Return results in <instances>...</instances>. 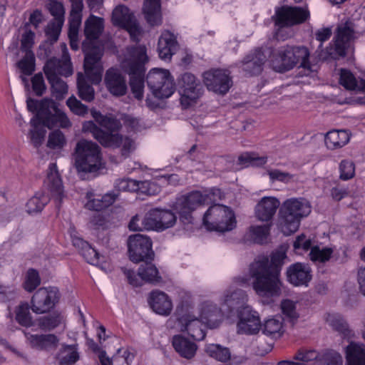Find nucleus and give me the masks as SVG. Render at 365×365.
I'll return each instance as SVG.
<instances>
[{
	"instance_id": "33",
	"label": "nucleus",
	"mask_w": 365,
	"mask_h": 365,
	"mask_svg": "<svg viewBox=\"0 0 365 365\" xmlns=\"http://www.w3.org/2000/svg\"><path fill=\"white\" fill-rule=\"evenodd\" d=\"M155 184L149 181H138L132 179H118L115 182V189L117 192L120 191L140 192L143 194L152 195L151 187Z\"/></svg>"
},
{
	"instance_id": "25",
	"label": "nucleus",
	"mask_w": 365,
	"mask_h": 365,
	"mask_svg": "<svg viewBox=\"0 0 365 365\" xmlns=\"http://www.w3.org/2000/svg\"><path fill=\"white\" fill-rule=\"evenodd\" d=\"M279 207L280 202L277 197H263L255 207V216L259 221L272 222Z\"/></svg>"
},
{
	"instance_id": "5",
	"label": "nucleus",
	"mask_w": 365,
	"mask_h": 365,
	"mask_svg": "<svg viewBox=\"0 0 365 365\" xmlns=\"http://www.w3.org/2000/svg\"><path fill=\"white\" fill-rule=\"evenodd\" d=\"M353 24L346 21L337 27L336 34L334 37V43H330L325 50L321 49L322 43L328 40L331 36V30L329 28H324L317 31L316 38L320 42L318 49L314 54L319 61L329 59L336 60L346 56V51L350 46V41L354 36Z\"/></svg>"
},
{
	"instance_id": "54",
	"label": "nucleus",
	"mask_w": 365,
	"mask_h": 365,
	"mask_svg": "<svg viewBox=\"0 0 365 365\" xmlns=\"http://www.w3.org/2000/svg\"><path fill=\"white\" fill-rule=\"evenodd\" d=\"M47 8L51 14L54 17L52 21L63 24L65 10L61 2L56 0H49Z\"/></svg>"
},
{
	"instance_id": "38",
	"label": "nucleus",
	"mask_w": 365,
	"mask_h": 365,
	"mask_svg": "<svg viewBox=\"0 0 365 365\" xmlns=\"http://www.w3.org/2000/svg\"><path fill=\"white\" fill-rule=\"evenodd\" d=\"M348 365H365V344L351 341L346 348Z\"/></svg>"
},
{
	"instance_id": "12",
	"label": "nucleus",
	"mask_w": 365,
	"mask_h": 365,
	"mask_svg": "<svg viewBox=\"0 0 365 365\" xmlns=\"http://www.w3.org/2000/svg\"><path fill=\"white\" fill-rule=\"evenodd\" d=\"M146 82L153 95L158 99L169 98L175 90L174 80L165 69L153 68L146 76Z\"/></svg>"
},
{
	"instance_id": "29",
	"label": "nucleus",
	"mask_w": 365,
	"mask_h": 365,
	"mask_svg": "<svg viewBox=\"0 0 365 365\" xmlns=\"http://www.w3.org/2000/svg\"><path fill=\"white\" fill-rule=\"evenodd\" d=\"M221 301L222 305L227 307L225 310L227 313H232L234 310H237L238 312L243 307L247 306L245 304L247 301L246 293L238 289L226 290L222 297Z\"/></svg>"
},
{
	"instance_id": "52",
	"label": "nucleus",
	"mask_w": 365,
	"mask_h": 365,
	"mask_svg": "<svg viewBox=\"0 0 365 365\" xmlns=\"http://www.w3.org/2000/svg\"><path fill=\"white\" fill-rule=\"evenodd\" d=\"M239 163L245 166H262L267 161V157H259L255 153H244L238 158Z\"/></svg>"
},
{
	"instance_id": "44",
	"label": "nucleus",
	"mask_w": 365,
	"mask_h": 365,
	"mask_svg": "<svg viewBox=\"0 0 365 365\" xmlns=\"http://www.w3.org/2000/svg\"><path fill=\"white\" fill-rule=\"evenodd\" d=\"M243 242L258 245L267 244L271 242L269 230H248Z\"/></svg>"
},
{
	"instance_id": "58",
	"label": "nucleus",
	"mask_w": 365,
	"mask_h": 365,
	"mask_svg": "<svg viewBox=\"0 0 365 365\" xmlns=\"http://www.w3.org/2000/svg\"><path fill=\"white\" fill-rule=\"evenodd\" d=\"M66 105L72 113L80 116H84L88 113V108L83 104L74 96H71L66 101Z\"/></svg>"
},
{
	"instance_id": "18",
	"label": "nucleus",
	"mask_w": 365,
	"mask_h": 365,
	"mask_svg": "<svg viewBox=\"0 0 365 365\" xmlns=\"http://www.w3.org/2000/svg\"><path fill=\"white\" fill-rule=\"evenodd\" d=\"M237 332L240 334L255 335L261 329V322L258 313L251 307L245 306L238 311Z\"/></svg>"
},
{
	"instance_id": "36",
	"label": "nucleus",
	"mask_w": 365,
	"mask_h": 365,
	"mask_svg": "<svg viewBox=\"0 0 365 365\" xmlns=\"http://www.w3.org/2000/svg\"><path fill=\"white\" fill-rule=\"evenodd\" d=\"M327 323L336 331L348 339L355 337L354 331L350 329L346 319L336 313L328 314L326 317Z\"/></svg>"
},
{
	"instance_id": "34",
	"label": "nucleus",
	"mask_w": 365,
	"mask_h": 365,
	"mask_svg": "<svg viewBox=\"0 0 365 365\" xmlns=\"http://www.w3.org/2000/svg\"><path fill=\"white\" fill-rule=\"evenodd\" d=\"M143 12L146 21L151 26L162 24L160 0H144Z\"/></svg>"
},
{
	"instance_id": "15",
	"label": "nucleus",
	"mask_w": 365,
	"mask_h": 365,
	"mask_svg": "<svg viewBox=\"0 0 365 365\" xmlns=\"http://www.w3.org/2000/svg\"><path fill=\"white\" fill-rule=\"evenodd\" d=\"M128 248L129 258L135 263L153 260L154 258L152 242L145 235L140 234L130 235L128 239Z\"/></svg>"
},
{
	"instance_id": "27",
	"label": "nucleus",
	"mask_w": 365,
	"mask_h": 365,
	"mask_svg": "<svg viewBox=\"0 0 365 365\" xmlns=\"http://www.w3.org/2000/svg\"><path fill=\"white\" fill-rule=\"evenodd\" d=\"M25 336L30 346L40 351L56 349L59 344L58 337L53 334H34L25 332Z\"/></svg>"
},
{
	"instance_id": "56",
	"label": "nucleus",
	"mask_w": 365,
	"mask_h": 365,
	"mask_svg": "<svg viewBox=\"0 0 365 365\" xmlns=\"http://www.w3.org/2000/svg\"><path fill=\"white\" fill-rule=\"evenodd\" d=\"M281 309L286 319L294 324V322L297 321L299 317L296 312L295 303L290 299H284L282 302Z\"/></svg>"
},
{
	"instance_id": "51",
	"label": "nucleus",
	"mask_w": 365,
	"mask_h": 365,
	"mask_svg": "<svg viewBox=\"0 0 365 365\" xmlns=\"http://www.w3.org/2000/svg\"><path fill=\"white\" fill-rule=\"evenodd\" d=\"M321 352L317 351L315 349H308L305 348L300 349L294 354L293 359L297 361L298 363H303L304 365H308L309 362L317 361L320 357Z\"/></svg>"
},
{
	"instance_id": "43",
	"label": "nucleus",
	"mask_w": 365,
	"mask_h": 365,
	"mask_svg": "<svg viewBox=\"0 0 365 365\" xmlns=\"http://www.w3.org/2000/svg\"><path fill=\"white\" fill-rule=\"evenodd\" d=\"M50 201L48 194L36 192L26 204V211L30 214L40 213Z\"/></svg>"
},
{
	"instance_id": "63",
	"label": "nucleus",
	"mask_w": 365,
	"mask_h": 365,
	"mask_svg": "<svg viewBox=\"0 0 365 365\" xmlns=\"http://www.w3.org/2000/svg\"><path fill=\"white\" fill-rule=\"evenodd\" d=\"M81 254L88 263L94 265L98 264L100 259L99 254L94 248L91 247L90 245L88 247L84 249Z\"/></svg>"
},
{
	"instance_id": "14",
	"label": "nucleus",
	"mask_w": 365,
	"mask_h": 365,
	"mask_svg": "<svg viewBox=\"0 0 365 365\" xmlns=\"http://www.w3.org/2000/svg\"><path fill=\"white\" fill-rule=\"evenodd\" d=\"M309 18V11L307 8L284 5L275 9L272 16L274 25L277 27H292L304 23Z\"/></svg>"
},
{
	"instance_id": "42",
	"label": "nucleus",
	"mask_w": 365,
	"mask_h": 365,
	"mask_svg": "<svg viewBox=\"0 0 365 365\" xmlns=\"http://www.w3.org/2000/svg\"><path fill=\"white\" fill-rule=\"evenodd\" d=\"M152 260L140 261L142 262L138 272V275L142 280L149 282H158L161 277L156 267L151 262Z\"/></svg>"
},
{
	"instance_id": "35",
	"label": "nucleus",
	"mask_w": 365,
	"mask_h": 365,
	"mask_svg": "<svg viewBox=\"0 0 365 365\" xmlns=\"http://www.w3.org/2000/svg\"><path fill=\"white\" fill-rule=\"evenodd\" d=\"M173 346L176 352L187 359H192L197 351V344L182 335H175L172 340Z\"/></svg>"
},
{
	"instance_id": "1",
	"label": "nucleus",
	"mask_w": 365,
	"mask_h": 365,
	"mask_svg": "<svg viewBox=\"0 0 365 365\" xmlns=\"http://www.w3.org/2000/svg\"><path fill=\"white\" fill-rule=\"evenodd\" d=\"M287 247L281 245L270 256L259 257L250 265V274L255 279L252 287L261 297H278L281 294V267L287 257Z\"/></svg>"
},
{
	"instance_id": "6",
	"label": "nucleus",
	"mask_w": 365,
	"mask_h": 365,
	"mask_svg": "<svg viewBox=\"0 0 365 365\" xmlns=\"http://www.w3.org/2000/svg\"><path fill=\"white\" fill-rule=\"evenodd\" d=\"M92 115L101 128L96 125L93 121L88 120L83 123L82 130L84 133H91L93 137L104 147H120L122 135L117 132L121 128L120 122L113 117L103 115L96 110L92 112Z\"/></svg>"
},
{
	"instance_id": "60",
	"label": "nucleus",
	"mask_w": 365,
	"mask_h": 365,
	"mask_svg": "<svg viewBox=\"0 0 365 365\" xmlns=\"http://www.w3.org/2000/svg\"><path fill=\"white\" fill-rule=\"evenodd\" d=\"M63 24L60 22L51 21L45 31L47 37L46 41L55 43L58 39Z\"/></svg>"
},
{
	"instance_id": "30",
	"label": "nucleus",
	"mask_w": 365,
	"mask_h": 365,
	"mask_svg": "<svg viewBox=\"0 0 365 365\" xmlns=\"http://www.w3.org/2000/svg\"><path fill=\"white\" fill-rule=\"evenodd\" d=\"M176 36L170 31L165 30L162 32L158 39V51L159 57L163 60H170L178 49Z\"/></svg>"
},
{
	"instance_id": "61",
	"label": "nucleus",
	"mask_w": 365,
	"mask_h": 365,
	"mask_svg": "<svg viewBox=\"0 0 365 365\" xmlns=\"http://www.w3.org/2000/svg\"><path fill=\"white\" fill-rule=\"evenodd\" d=\"M31 83L32 89L35 94L38 96H41L46 89L43 74L41 73L35 74L31 78Z\"/></svg>"
},
{
	"instance_id": "59",
	"label": "nucleus",
	"mask_w": 365,
	"mask_h": 365,
	"mask_svg": "<svg viewBox=\"0 0 365 365\" xmlns=\"http://www.w3.org/2000/svg\"><path fill=\"white\" fill-rule=\"evenodd\" d=\"M41 284V279L38 272L34 269H29L27 272L26 280L24 282V289L31 292Z\"/></svg>"
},
{
	"instance_id": "24",
	"label": "nucleus",
	"mask_w": 365,
	"mask_h": 365,
	"mask_svg": "<svg viewBox=\"0 0 365 365\" xmlns=\"http://www.w3.org/2000/svg\"><path fill=\"white\" fill-rule=\"evenodd\" d=\"M267 56L260 48H257L247 54L242 61V68L248 76H257L261 73Z\"/></svg>"
},
{
	"instance_id": "49",
	"label": "nucleus",
	"mask_w": 365,
	"mask_h": 365,
	"mask_svg": "<svg viewBox=\"0 0 365 365\" xmlns=\"http://www.w3.org/2000/svg\"><path fill=\"white\" fill-rule=\"evenodd\" d=\"M318 359V365H342L343 359L341 354L334 350H324L321 352Z\"/></svg>"
},
{
	"instance_id": "47",
	"label": "nucleus",
	"mask_w": 365,
	"mask_h": 365,
	"mask_svg": "<svg viewBox=\"0 0 365 365\" xmlns=\"http://www.w3.org/2000/svg\"><path fill=\"white\" fill-rule=\"evenodd\" d=\"M15 319L21 326L29 327L33 324L32 317L27 303H21L15 309Z\"/></svg>"
},
{
	"instance_id": "28",
	"label": "nucleus",
	"mask_w": 365,
	"mask_h": 365,
	"mask_svg": "<svg viewBox=\"0 0 365 365\" xmlns=\"http://www.w3.org/2000/svg\"><path fill=\"white\" fill-rule=\"evenodd\" d=\"M180 330L186 331L193 339L200 341L205 337L204 323L199 318L191 314H185L178 319Z\"/></svg>"
},
{
	"instance_id": "46",
	"label": "nucleus",
	"mask_w": 365,
	"mask_h": 365,
	"mask_svg": "<svg viewBox=\"0 0 365 365\" xmlns=\"http://www.w3.org/2000/svg\"><path fill=\"white\" fill-rule=\"evenodd\" d=\"M282 329V320L279 318H271L266 320L264 324H261L262 333L267 336H274L281 335Z\"/></svg>"
},
{
	"instance_id": "53",
	"label": "nucleus",
	"mask_w": 365,
	"mask_h": 365,
	"mask_svg": "<svg viewBox=\"0 0 365 365\" xmlns=\"http://www.w3.org/2000/svg\"><path fill=\"white\" fill-rule=\"evenodd\" d=\"M66 144L65 135L59 129L54 130L49 133L46 145L50 149H61Z\"/></svg>"
},
{
	"instance_id": "20",
	"label": "nucleus",
	"mask_w": 365,
	"mask_h": 365,
	"mask_svg": "<svg viewBox=\"0 0 365 365\" xmlns=\"http://www.w3.org/2000/svg\"><path fill=\"white\" fill-rule=\"evenodd\" d=\"M43 187L55 200L56 206L59 208L64 197V190L56 163L49 164L47 175L43 181Z\"/></svg>"
},
{
	"instance_id": "7",
	"label": "nucleus",
	"mask_w": 365,
	"mask_h": 365,
	"mask_svg": "<svg viewBox=\"0 0 365 365\" xmlns=\"http://www.w3.org/2000/svg\"><path fill=\"white\" fill-rule=\"evenodd\" d=\"M61 46V58H50L47 59L43 66L44 73L51 85L52 95L57 100L62 99L68 92V86L60 76L68 77L73 73L71 57L66 45L63 43Z\"/></svg>"
},
{
	"instance_id": "32",
	"label": "nucleus",
	"mask_w": 365,
	"mask_h": 365,
	"mask_svg": "<svg viewBox=\"0 0 365 365\" xmlns=\"http://www.w3.org/2000/svg\"><path fill=\"white\" fill-rule=\"evenodd\" d=\"M208 195H202L200 191H192L176 199L175 210L185 209L194 211L198 207L207 202Z\"/></svg>"
},
{
	"instance_id": "57",
	"label": "nucleus",
	"mask_w": 365,
	"mask_h": 365,
	"mask_svg": "<svg viewBox=\"0 0 365 365\" xmlns=\"http://www.w3.org/2000/svg\"><path fill=\"white\" fill-rule=\"evenodd\" d=\"M339 178L343 180H348L354 177L355 165L350 160H343L339 163Z\"/></svg>"
},
{
	"instance_id": "17",
	"label": "nucleus",
	"mask_w": 365,
	"mask_h": 365,
	"mask_svg": "<svg viewBox=\"0 0 365 365\" xmlns=\"http://www.w3.org/2000/svg\"><path fill=\"white\" fill-rule=\"evenodd\" d=\"M203 81L209 91L225 95L232 85V81L227 71L213 69L203 73Z\"/></svg>"
},
{
	"instance_id": "39",
	"label": "nucleus",
	"mask_w": 365,
	"mask_h": 365,
	"mask_svg": "<svg viewBox=\"0 0 365 365\" xmlns=\"http://www.w3.org/2000/svg\"><path fill=\"white\" fill-rule=\"evenodd\" d=\"M350 136L346 130H330L325 135V144L330 150L341 148L349 143Z\"/></svg>"
},
{
	"instance_id": "41",
	"label": "nucleus",
	"mask_w": 365,
	"mask_h": 365,
	"mask_svg": "<svg viewBox=\"0 0 365 365\" xmlns=\"http://www.w3.org/2000/svg\"><path fill=\"white\" fill-rule=\"evenodd\" d=\"M88 81H90L91 83L95 84L86 75L85 76L81 73H78L77 77V88L78 95L81 100L86 102H91L95 98V90ZM99 83H98V84ZM97 85V83H96Z\"/></svg>"
},
{
	"instance_id": "10",
	"label": "nucleus",
	"mask_w": 365,
	"mask_h": 365,
	"mask_svg": "<svg viewBox=\"0 0 365 365\" xmlns=\"http://www.w3.org/2000/svg\"><path fill=\"white\" fill-rule=\"evenodd\" d=\"M75 166L78 172L96 173L103 168L101 148L94 142L81 139L75 148Z\"/></svg>"
},
{
	"instance_id": "4",
	"label": "nucleus",
	"mask_w": 365,
	"mask_h": 365,
	"mask_svg": "<svg viewBox=\"0 0 365 365\" xmlns=\"http://www.w3.org/2000/svg\"><path fill=\"white\" fill-rule=\"evenodd\" d=\"M148 62L146 47L143 45L130 46L126 48L121 68L129 75V84L133 96L138 100L143 98L145 82V65Z\"/></svg>"
},
{
	"instance_id": "3",
	"label": "nucleus",
	"mask_w": 365,
	"mask_h": 365,
	"mask_svg": "<svg viewBox=\"0 0 365 365\" xmlns=\"http://www.w3.org/2000/svg\"><path fill=\"white\" fill-rule=\"evenodd\" d=\"M103 30V19L92 16L85 22L84 34L86 41L82 43L85 53L83 68L87 76L93 83H100L103 76L101 58L103 55V46L96 41L99 38Z\"/></svg>"
},
{
	"instance_id": "45",
	"label": "nucleus",
	"mask_w": 365,
	"mask_h": 365,
	"mask_svg": "<svg viewBox=\"0 0 365 365\" xmlns=\"http://www.w3.org/2000/svg\"><path fill=\"white\" fill-rule=\"evenodd\" d=\"M205 351L210 357L221 362H227L231 358L230 349L220 344H207L205 346Z\"/></svg>"
},
{
	"instance_id": "9",
	"label": "nucleus",
	"mask_w": 365,
	"mask_h": 365,
	"mask_svg": "<svg viewBox=\"0 0 365 365\" xmlns=\"http://www.w3.org/2000/svg\"><path fill=\"white\" fill-rule=\"evenodd\" d=\"M312 212L310 202L304 198H289L280 204L277 215V228H299L301 221Z\"/></svg>"
},
{
	"instance_id": "11",
	"label": "nucleus",
	"mask_w": 365,
	"mask_h": 365,
	"mask_svg": "<svg viewBox=\"0 0 365 365\" xmlns=\"http://www.w3.org/2000/svg\"><path fill=\"white\" fill-rule=\"evenodd\" d=\"M205 228H235L237 221L232 210L221 204L211 205L202 217Z\"/></svg>"
},
{
	"instance_id": "50",
	"label": "nucleus",
	"mask_w": 365,
	"mask_h": 365,
	"mask_svg": "<svg viewBox=\"0 0 365 365\" xmlns=\"http://www.w3.org/2000/svg\"><path fill=\"white\" fill-rule=\"evenodd\" d=\"M62 321L60 314L53 313L38 319V326L43 330L51 331L57 327Z\"/></svg>"
},
{
	"instance_id": "64",
	"label": "nucleus",
	"mask_w": 365,
	"mask_h": 365,
	"mask_svg": "<svg viewBox=\"0 0 365 365\" xmlns=\"http://www.w3.org/2000/svg\"><path fill=\"white\" fill-rule=\"evenodd\" d=\"M121 349H118V354L113 356V361L115 365H130L133 359V355L128 350H124L123 355H119Z\"/></svg>"
},
{
	"instance_id": "48",
	"label": "nucleus",
	"mask_w": 365,
	"mask_h": 365,
	"mask_svg": "<svg viewBox=\"0 0 365 365\" xmlns=\"http://www.w3.org/2000/svg\"><path fill=\"white\" fill-rule=\"evenodd\" d=\"M333 253V250L329 247L320 249L319 246H313L309 254L311 261L315 263H325L328 262Z\"/></svg>"
},
{
	"instance_id": "23",
	"label": "nucleus",
	"mask_w": 365,
	"mask_h": 365,
	"mask_svg": "<svg viewBox=\"0 0 365 365\" xmlns=\"http://www.w3.org/2000/svg\"><path fill=\"white\" fill-rule=\"evenodd\" d=\"M200 319L205 326L214 329L220 326L223 320V311L211 301L202 302L198 307Z\"/></svg>"
},
{
	"instance_id": "21",
	"label": "nucleus",
	"mask_w": 365,
	"mask_h": 365,
	"mask_svg": "<svg viewBox=\"0 0 365 365\" xmlns=\"http://www.w3.org/2000/svg\"><path fill=\"white\" fill-rule=\"evenodd\" d=\"M104 83L108 91L113 96L120 97L127 93L126 76L118 68H110L106 71Z\"/></svg>"
},
{
	"instance_id": "13",
	"label": "nucleus",
	"mask_w": 365,
	"mask_h": 365,
	"mask_svg": "<svg viewBox=\"0 0 365 365\" xmlns=\"http://www.w3.org/2000/svg\"><path fill=\"white\" fill-rule=\"evenodd\" d=\"M177 81L180 103L184 108L195 104L203 94V86L200 81L191 73L181 74Z\"/></svg>"
},
{
	"instance_id": "37",
	"label": "nucleus",
	"mask_w": 365,
	"mask_h": 365,
	"mask_svg": "<svg viewBox=\"0 0 365 365\" xmlns=\"http://www.w3.org/2000/svg\"><path fill=\"white\" fill-rule=\"evenodd\" d=\"M58 365H73L80 359L78 344H63L56 355Z\"/></svg>"
},
{
	"instance_id": "62",
	"label": "nucleus",
	"mask_w": 365,
	"mask_h": 365,
	"mask_svg": "<svg viewBox=\"0 0 365 365\" xmlns=\"http://www.w3.org/2000/svg\"><path fill=\"white\" fill-rule=\"evenodd\" d=\"M35 34L32 31H26L21 41V50L25 53L33 52L31 48L34 43Z\"/></svg>"
},
{
	"instance_id": "2",
	"label": "nucleus",
	"mask_w": 365,
	"mask_h": 365,
	"mask_svg": "<svg viewBox=\"0 0 365 365\" xmlns=\"http://www.w3.org/2000/svg\"><path fill=\"white\" fill-rule=\"evenodd\" d=\"M26 104L28 110L36 113L31 120V125L34 127V129L30 130L31 140L35 148L42 145L46 133L44 128L38 126L39 124L49 129L58 126L62 128L71 126V123L66 113L62 112L51 99L43 98L41 101H37L29 98Z\"/></svg>"
},
{
	"instance_id": "22",
	"label": "nucleus",
	"mask_w": 365,
	"mask_h": 365,
	"mask_svg": "<svg viewBox=\"0 0 365 365\" xmlns=\"http://www.w3.org/2000/svg\"><path fill=\"white\" fill-rule=\"evenodd\" d=\"M112 22L115 26L126 29L133 41H138L135 36V33L139 32V27L134 15L130 13L127 6L118 5L114 9L112 13Z\"/></svg>"
},
{
	"instance_id": "8",
	"label": "nucleus",
	"mask_w": 365,
	"mask_h": 365,
	"mask_svg": "<svg viewBox=\"0 0 365 365\" xmlns=\"http://www.w3.org/2000/svg\"><path fill=\"white\" fill-rule=\"evenodd\" d=\"M309 56V51L304 46L286 45L279 48L273 54L271 66L279 73L290 71L297 65L300 68L311 69Z\"/></svg>"
},
{
	"instance_id": "40",
	"label": "nucleus",
	"mask_w": 365,
	"mask_h": 365,
	"mask_svg": "<svg viewBox=\"0 0 365 365\" xmlns=\"http://www.w3.org/2000/svg\"><path fill=\"white\" fill-rule=\"evenodd\" d=\"M339 83L346 90L365 92V80L358 81L349 70H340Z\"/></svg>"
},
{
	"instance_id": "31",
	"label": "nucleus",
	"mask_w": 365,
	"mask_h": 365,
	"mask_svg": "<svg viewBox=\"0 0 365 365\" xmlns=\"http://www.w3.org/2000/svg\"><path fill=\"white\" fill-rule=\"evenodd\" d=\"M148 302L152 309L160 315L168 316L173 309L170 298L160 290H154L150 293Z\"/></svg>"
},
{
	"instance_id": "19",
	"label": "nucleus",
	"mask_w": 365,
	"mask_h": 365,
	"mask_svg": "<svg viewBox=\"0 0 365 365\" xmlns=\"http://www.w3.org/2000/svg\"><path fill=\"white\" fill-rule=\"evenodd\" d=\"M177 222V216L170 210H150L143 220L144 228H171Z\"/></svg>"
},
{
	"instance_id": "16",
	"label": "nucleus",
	"mask_w": 365,
	"mask_h": 365,
	"mask_svg": "<svg viewBox=\"0 0 365 365\" xmlns=\"http://www.w3.org/2000/svg\"><path fill=\"white\" fill-rule=\"evenodd\" d=\"M60 294L56 287H41L34 292L31 300V309L35 314H44L58 302Z\"/></svg>"
},
{
	"instance_id": "55",
	"label": "nucleus",
	"mask_w": 365,
	"mask_h": 365,
	"mask_svg": "<svg viewBox=\"0 0 365 365\" xmlns=\"http://www.w3.org/2000/svg\"><path fill=\"white\" fill-rule=\"evenodd\" d=\"M17 65L24 75H31L35 69V57L34 53H26L25 56L17 63Z\"/></svg>"
},
{
	"instance_id": "26",
	"label": "nucleus",
	"mask_w": 365,
	"mask_h": 365,
	"mask_svg": "<svg viewBox=\"0 0 365 365\" xmlns=\"http://www.w3.org/2000/svg\"><path fill=\"white\" fill-rule=\"evenodd\" d=\"M312 270L309 266L302 262H296L287 269L286 275L288 282L294 286H307L312 279Z\"/></svg>"
}]
</instances>
